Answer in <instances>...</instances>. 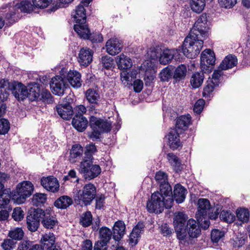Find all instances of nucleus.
<instances>
[{"mask_svg": "<svg viewBox=\"0 0 250 250\" xmlns=\"http://www.w3.org/2000/svg\"><path fill=\"white\" fill-rule=\"evenodd\" d=\"M16 243L17 242L12 239H5L2 243L1 246L4 250H11L15 247Z\"/></svg>", "mask_w": 250, "mask_h": 250, "instance_id": "e2e57ef3", "label": "nucleus"}, {"mask_svg": "<svg viewBox=\"0 0 250 250\" xmlns=\"http://www.w3.org/2000/svg\"><path fill=\"white\" fill-rule=\"evenodd\" d=\"M64 100L66 103L59 104L56 106V111L60 116L64 120H69L71 118L74 113L72 107L70 103L72 102L73 100L68 97H66Z\"/></svg>", "mask_w": 250, "mask_h": 250, "instance_id": "4468645a", "label": "nucleus"}, {"mask_svg": "<svg viewBox=\"0 0 250 250\" xmlns=\"http://www.w3.org/2000/svg\"><path fill=\"white\" fill-rule=\"evenodd\" d=\"M118 68L121 70L129 69L132 65L131 59L124 54H121L116 58Z\"/></svg>", "mask_w": 250, "mask_h": 250, "instance_id": "c85d7f7f", "label": "nucleus"}, {"mask_svg": "<svg viewBox=\"0 0 250 250\" xmlns=\"http://www.w3.org/2000/svg\"><path fill=\"white\" fill-rule=\"evenodd\" d=\"M172 52L173 51L168 49L162 50V53H161L159 59L160 63L166 65L170 62L173 59L174 55Z\"/></svg>", "mask_w": 250, "mask_h": 250, "instance_id": "ea45409f", "label": "nucleus"}, {"mask_svg": "<svg viewBox=\"0 0 250 250\" xmlns=\"http://www.w3.org/2000/svg\"><path fill=\"white\" fill-rule=\"evenodd\" d=\"M41 242L42 245V248L44 250L48 248L51 246L55 245V237L53 233H49L42 235L41 240Z\"/></svg>", "mask_w": 250, "mask_h": 250, "instance_id": "a19ab883", "label": "nucleus"}, {"mask_svg": "<svg viewBox=\"0 0 250 250\" xmlns=\"http://www.w3.org/2000/svg\"><path fill=\"white\" fill-rule=\"evenodd\" d=\"M42 223L43 226L48 229H53L58 223V220L56 216L51 214L50 209L43 210V213L42 215Z\"/></svg>", "mask_w": 250, "mask_h": 250, "instance_id": "f3484780", "label": "nucleus"}, {"mask_svg": "<svg viewBox=\"0 0 250 250\" xmlns=\"http://www.w3.org/2000/svg\"><path fill=\"white\" fill-rule=\"evenodd\" d=\"M68 85L65 80V76H56L52 78L50 83L53 93L61 96L64 94Z\"/></svg>", "mask_w": 250, "mask_h": 250, "instance_id": "f8f14e48", "label": "nucleus"}, {"mask_svg": "<svg viewBox=\"0 0 250 250\" xmlns=\"http://www.w3.org/2000/svg\"><path fill=\"white\" fill-rule=\"evenodd\" d=\"M9 96V93L5 91H1L0 92V117H1L5 112L6 105L3 103Z\"/></svg>", "mask_w": 250, "mask_h": 250, "instance_id": "6e6d98bb", "label": "nucleus"}, {"mask_svg": "<svg viewBox=\"0 0 250 250\" xmlns=\"http://www.w3.org/2000/svg\"><path fill=\"white\" fill-rule=\"evenodd\" d=\"M43 213V210L40 208L28 211L26 217V227L30 231L35 232L38 230Z\"/></svg>", "mask_w": 250, "mask_h": 250, "instance_id": "1a4fd4ad", "label": "nucleus"}, {"mask_svg": "<svg viewBox=\"0 0 250 250\" xmlns=\"http://www.w3.org/2000/svg\"><path fill=\"white\" fill-rule=\"evenodd\" d=\"M237 59L236 57L232 55L226 57L220 64V69L227 70L233 67L237 64Z\"/></svg>", "mask_w": 250, "mask_h": 250, "instance_id": "473e14b6", "label": "nucleus"}, {"mask_svg": "<svg viewBox=\"0 0 250 250\" xmlns=\"http://www.w3.org/2000/svg\"><path fill=\"white\" fill-rule=\"evenodd\" d=\"M42 186L47 190L55 192L59 190L60 185L58 180L54 176H49L41 179Z\"/></svg>", "mask_w": 250, "mask_h": 250, "instance_id": "dca6fc26", "label": "nucleus"}, {"mask_svg": "<svg viewBox=\"0 0 250 250\" xmlns=\"http://www.w3.org/2000/svg\"><path fill=\"white\" fill-rule=\"evenodd\" d=\"M101 62L103 66L106 69H109L112 67L114 65L113 59L108 56L102 57Z\"/></svg>", "mask_w": 250, "mask_h": 250, "instance_id": "680f3d73", "label": "nucleus"}, {"mask_svg": "<svg viewBox=\"0 0 250 250\" xmlns=\"http://www.w3.org/2000/svg\"><path fill=\"white\" fill-rule=\"evenodd\" d=\"M74 29L81 38L88 39L92 42H101L103 41L102 34L99 33L91 34L87 25H74Z\"/></svg>", "mask_w": 250, "mask_h": 250, "instance_id": "9b49d317", "label": "nucleus"}, {"mask_svg": "<svg viewBox=\"0 0 250 250\" xmlns=\"http://www.w3.org/2000/svg\"><path fill=\"white\" fill-rule=\"evenodd\" d=\"M179 132L176 129H171L168 135V144L169 147L173 150L177 149L181 146V143L179 139Z\"/></svg>", "mask_w": 250, "mask_h": 250, "instance_id": "cd10ccee", "label": "nucleus"}, {"mask_svg": "<svg viewBox=\"0 0 250 250\" xmlns=\"http://www.w3.org/2000/svg\"><path fill=\"white\" fill-rule=\"evenodd\" d=\"M217 85L212 83L210 81H208L206 85L204 88L203 91V95L204 97L207 98L210 97V94L213 92L215 87L217 86Z\"/></svg>", "mask_w": 250, "mask_h": 250, "instance_id": "bf43d9fd", "label": "nucleus"}, {"mask_svg": "<svg viewBox=\"0 0 250 250\" xmlns=\"http://www.w3.org/2000/svg\"><path fill=\"white\" fill-rule=\"evenodd\" d=\"M161 53H162V49L158 46L150 48L147 54L150 59L155 60L158 58L159 59Z\"/></svg>", "mask_w": 250, "mask_h": 250, "instance_id": "13d9d810", "label": "nucleus"}, {"mask_svg": "<svg viewBox=\"0 0 250 250\" xmlns=\"http://www.w3.org/2000/svg\"><path fill=\"white\" fill-rule=\"evenodd\" d=\"M187 216L181 212H179L175 214L174 218V223L175 225V229L178 239L184 238L186 234L182 233L184 229L186 226V223L188 219Z\"/></svg>", "mask_w": 250, "mask_h": 250, "instance_id": "ddd939ff", "label": "nucleus"}, {"mask_svg": "<svg viewBox=\"0 0 250 250\" xmlns=\"http://www.w3.org/2000/svg\"><path fill=\"white\" fill-rule=\"evenodd\" d=\"M93 53L89 48H82L79 53L78 61L81 65L86 66L92 61Z\"/></svg>", "mask_w": 250, "mask_h": 250, "instance_id": "6ab92c4d", "label": "nucleus"}, {"mask_svg": "<svg viewBox=\"0 0 250 250\" xmlns=\"http://www.w3.org/2000/svg\"><path fill=\"white\" fill-rule=\"evenodd\" d=\"M215 56L210 49H205L202 52L200 58L201 70L205 73L210 72L215 64Z\"/></svg>", "mask_w": 250, "mask_h": 250, "instance_id": "9d476101", "label": "nucleus"}, {"mask_svg": "<svg viewBox=\"0 0 250 250\" xmlns=\"http://www.w3.org/2000/svg\"><path fill=\"white\" fill-rule=\"evenodd\" d=\"M15 6L18 10L20 9L24 13H30L35 8L34 4L28 0H22L20 3L15 4Z\"/></svg>", "mask_w": 250, "mask_h": 250, "instance_id": "79ce46f5", "label": "nucleus"}, {"mask_svg": "<svg viewBox=\"0 0 250 250\" xmlns=\"http://www.w3.org/2000/svg\"><path fill=\"white\" fill-rule=\"evenodd\" d=\"M145 225L143 222H139L133 228L129 237V243L132 246L136 245L138 243V240L141 236V234L144 231Z\"/></svg>", "mask_w": 250, "mask_h": 250, "instance_id": "bb28decb", "label": "nucleus"}, {"mask_svg": "<svg viewBox=\"0 0 250 250\" xmlns=\"http://www.w3.org/2000/svg\"><path fill=\"white\" fill-rule=\"evenodd\" d=\"M207 22V15L206 14H202L190 30V35H197L203 39H206L209 35V27Z\"/></svg>", "mask_w": 250, "mask_h": 250, "instance_id": "6e6552de", "label": "nucleus"}, {"mask_svg": "<svg viewBox=\"0 0 250 250\" xmlns=\"http://www.w3.org/2000/svg\"><path fill=\"white\" fill-rule=\"evenodd\" d=\"M182 232L186 234V236L184 238L178 239L184 243L191 244L193 238H197L200 235L201 230L198 222L194 219H190L187 221L186 226Z\"/></svg>", "mask_w": 250, "mask_h": 250, "instance_id": "0eeeda50", "label": "nucleus"}, {"mask_svg": "<svg viewBox=\"0 0 250 250\" xmlns=\"http://www.w3.org/2000/svg\"><path fill=\"white\" fill-rule=\"evenodd\" d=\"M89 125L93 131L89 136L94 141L100 139L101 133L108 132L110 131L112 127L110 122L94 116H91L90 118Z\"/></svg>", "mask_w": 250, "mask_h": 250, "instance_id": "20e7f679", "label": "nucleus"}, {"mask_svg": "<svg viewBox=\"0 0 250 250\" xmlns=\"http://www.w3.org/2000/svg\"><path fill=\"white\" fill-rule=\"evenodd\" d=\"M155 179L158 183H159L160 185L163 183L168 182L167 175V173L162 171H159L156 172L155 176Z\"/></svg>", "mask_w": 250, "mask_h": 250, "instance_id": "338daca9", "label": "nucleus"}, {"mask_svg": "<svg viewBox=\"0 0 250 250\" xmlns=\"http://www.w3.org/2000/svg\"><path fill=\"white\" fill-rule=\"evenodd\" d=\"M24 216L23 210L21 208H16L14 209L12 213V218L16 221H21Z\"/></svg>", "mask_w": 250, "mask_h": 250, "instance_id": "774afa93", "label": "nucleus"}, {"mask_svg": "<svg viewBox=\"0 0 250 250\" xmlns=\"http://www.w3.org/2000/svg\"><path fill=\"white\" fill-rule=\"evenodd\" d=\"M8 7V11L5 14V19L11 24L17 21L19 18V11L14 3H9L6 5Z\"/></svg>", "mask_w": 250, "mask_h": 250, "instance_id": "393cba45", "label": "nucleus"}, {"mask_svg": "<svg viewBox=\"0 0 250 250\" xmlns=\"http://www.w3.org/2000/svg\"><path fill=\"white\" fill-rule=\"evenodd\" d=\"M92 215L90 211H86L83 213L81 217L80 223L84 227L89 226L92 223Z\"/></svg>", "mask_w": 250, "mask_h": 250, "instance_id": "864d4df0", "label": "nucleus"}, {"mask_svg": "<svg viewBox=\"0 0 250 250\" xmlns=\"http://www.w3.org/2000/svg\"><path fill=\"white\" fill-rule=\"evenodd\" d=\"M236 217L238 220L241 223H247L249 220L250 212L246 208H238L236 210Z\"/></svg>", "mask_w": 250, "mask_h": 250, "instance_id": "a18cd8bd", "label": "nucleus"}, {"mask_svg": "<svg viewBox=\"0 0 250 250\" xmlns=\"http://www.w3.org/2000/svg\"><path fill=\"white\" fill-rule=\"evenodd\" d=\"M24 232L21 228H16L11 230L8 232V236L14 240V241H20L21 240L24 236Z\"/></svg>", "mask_w": 250, "mask_h": 250, "instance_id": "de8ad7c7", "label": "nucleus"}, {"mask_svg": "<svg viewBox=\"0 0 250 250\" xmlns=\"http://www.w3.org/2000/svg\"><path fill=\"white\" fill-rule=\"evenodd\" d=\"M190 124L191 117L190 115L181 116L177 119L175 129L181 133L182 131L187 130Z\"/></svg>", "mask_w": 250, "mask_h": 250, "instance_id": "c756f323", "label": "nucleus"}, {"mask_svg": "<svg viewBox=\"0 0 250 250\" xmlns=\"http://www.w3.org/2000/svg\"><path fill=\"white\" fill-rule=\"evenodd\" d=\"M47 199V196L45 194L36 193L33 195L32 202L33 205L39 207L44 204Z\"/></svg>", "mask_w": 250, "mask_h": 250, "instance_id": "8fccbe9b", "label": "nucleus"}, {"mask_svg": "<svg viewBox=\"0 0 250 250\" xmlns=\"http://www.w3.org/2000/svg\"><path fill=\"white\" fill-rule=\"evenodd\" d=\"M13 193L10 188L4 189L2 192L0 194V208H7L10 203L11 198Z\"/></svg>", "mask_w": 250, "mask_h": 250, "instance_id": "c9c22d12", "label": "nucleus"}, {"mask_svg": "<svg viewBox=\"0 0 250 250\" xmlns=\"http://www.w3.org/2000/svg\"><path fill=\"white\" fill-rule=\"evenodd\" d=\"M222 69H220V66L217 70H215L212 75V78L209 80L214 83V84L218 85L220 83V78L223 75V73Z\"/></svg>", "mask_w": 250, "mask_h": 250, "instance_id": "052dcab7", "label": "nucleus"}, {"mask_svg": "<svg viewBox=\"0 0 250 250\" xmlns=\"http://www.w3.org/2000/svg\"><path fill=\"white\" fill-rule=\"evenodd\" d=\"M211 206L208 200L205 198H200L198 201V213L197 216H207Z\"/></svg>", "mask_w": 250, "mask_h": 250, "instance_id": "2f4dec72", "label": "nucleus"}, {"mask_svg": "<svg viewBox=\"0 0 250 250\" xmlns=\"http://www.w3.org/2000/svg\"><path fill=\"white\" fill-rule=\"evenodd\" d=\"M97 150L96 146L94 144L91 143L87 145L85 147V151L84 153L83 159L92 160L93 154Z\"/></svg>", "mask_w": 250, "mask_h": 250, "instance_id": "5fc2aeb1", "label": "nucleus"}, {"mask_svg": "<svg viewBox=\"0 0 250 250\" xmlns=\"http://www.w3.org/2000/svg\"><path fill=\"white\" fill-rule=\"evenodd\" d=\"M78 171L85 180H91L101 173V169L99 165L93 164L92 160L83 159L79 166Z\"/></svg>", "mask_w": 250, "mask_h": 250, "instance_id": "39448f33", "label": "nucleus"}, {"mask_svg": "<svg viewBox=\"0 0 250 250\" xmlns=\"http://www.w3.org/2000/svg\"><path fill=\"white\" fill-rule=\"evenodd\" d=\"M167 158L175 172H178L182 170V166L181 161L176 155L173 153H168L167 155Z\"/></svg>", "mask_w": 250, "mask_h": 250, "instance_id": "72a5a7b5", "label": "nucleus"}, {"mask_svg": "<svg viewBox=\"0 0 250 250\" xmlns=\"http://www.w3.org/2000/svg\"><path fill=\"white\" fill-rule=\"evenodd\" d=\"M74 18L77 23L75 25L87 26L85 24L86 21V13L83 5L79 4L77 6Z\"/></svg>", "mask_w": 250, "mask_h": 250, "instance_id": "a878e982", "label": "nucleus"}, {"mask_svg": "<svg viewBox=\"0 0 250 250\" xmlns=\"http://www.w3.org/2000/svg\"><path fill=\"white\" fill-rule=\"evenodd\" d=\"M65 80L74 88H79L82 85L81 75L76 71H69L65 76Z\"/></svg>", "mask_w": 250, "mask_h": 250, "instance_id": "aec40b11", "label": "nucleus"}, {"mask_svg": "<svg viewBox=\"0 0 250 250\" xmlns=\"http://www.w3.org/2000/svg\"><path fill=\"white\" fill-rule=\"evenodd\" d=\"M99 241L104 244H108L113 237L112 232L106 227H102L99 229Z\"/></svg>", "mask_w": 250, "mask_h": 250, "instance_id": "f704fd0d", "label": "nucleus"}, {"mask_svg": "<svg viewBox=\"0 0 250 250\" xmlns=\"http://www.w3.org/2000/svg\"><path fill=\"white\" fill-rule=\"evenodd\" d=\"M83 148L79 145H73L70 152L69 160L74 163L81 159L83 157Z\"/></svg>", "mask_w": 250, "mask_h": 250, "instance_id": "7c9ffc66", "label": "nucleus"}, {"mask_svg": "<svg viewBox=\"0 0 250 250\" xmlns=\"http://www.w3.org/2000/svg\"><path fill=\"white\" fill-rule=\"evenodd\" d=\"M72 125L78 131L83 132L87 126L88 121L83 115H75L72 120Z\"/></svg>", "mask_w": 250, "mask_h": 250, "instance_id": "4be33fe9", "label": "nucleus"}, {"mask_svg": "<svg viewBox=\"0 0 250 250\" xmlns=\"http://www.w3.org/2000/svg\"><path fill=\"white\" fill-rule=\"evenodd\" d=\"M173 203V200L169 197L168 199L164 198L163 195L156 191L152 194L151 198L146 204L147 211L150 213H160L165 207L166 208H170Z\"/></svg>", "mask_w": 250, "mask_h": 250, "instance_id": "f03ea898", "label": "nucleus"}, {"mask_svg": "<svg viewBox=\"0 0 250 250\" xmlns=\"http://www.w3.org/2000/svg\"><path fill=\"white\" fill-rule=\"evenodd\" d=\"M86 100L90 104H96L100 103V97L96 90L92 89H88L85 93Z\"/></svg>", "mask_w": 250, "mask_h": 250, "instance_id": "58836bf2", "label": "nucleus"}, {"mask_svg": "<svg viewBox=\"0 0 250 250\" xmlns=\"http://www.w3.org/2000/svg\"><path fill=\"white\" fill-rule=\"evenodd\" d=\"M96 188L91 183L86 184L82 189H80L75 195V203L81 206H87L91 204L96 198Z\"/></svg>", "mask_w": 250, "mask_h": 250, "instance_id": "7ed1b4c3", "label": "nucleus"}, {"mask_svg": "<svg viewBox=\"0 0 250 250\" xmlns=\"http://www.w3.org/2000/svg\"><path fill=\"white\" fill-rule=\"evenodd\" d=\"M33 185L29 181H23L19 183L15 190L12 191L13 199L19 203H24L25 199L29 197L33 192Z\"/></svg>", "mask_w": 250, "mask_h": 250, "instance_id": "423d86ee", "label": "nucleus"}, {"mask_svg": "<svg viewBox=\"0 0 250 250\" xmlns=\"http://www.w3.org/2000/svg\"><path fill=\"white\" fill-rule=\"evenodd\" d=\"M10 129L8 121L5 119H0V134H5Z\"/></svg>", "mask_w": 250, "mask_h": 250, "instance_id": "0e129e2a", "label": "nucleus"}, {"mask_svg": "<svg viewBox=\"0 0 250 250\" xmlns=\"http://www.w3.org/2000/svg\"><path fill=\"white\" fill-rule=\"evenodd\" d=\"M105 47L107 52L111 55L114 56L121 51L123 45L118 39L112 38L107 41Z\"/></svg>", "mask_w": 250, "mask_h": 250, "instance_id": "a211bd4d", "label": "nucleus"}, {"mask_svg": "<svg viewBox=\"0 0 250 250\" xmlns=\"http://www.w3.org/2000/svg\"><path fill=\"white\" fill-rule=\"evenodd\" d=\"M73 203L72 199L67 196H62L54 202V206L58 208L65 209Z\"/></svg>", "mask_w": 250, "mask_h": 250, "instance_id": "e433bc0d", "label": "nucleus"}, {"mask_svg": "<svg viewBox=\"0 0 250 250\" xmlns=\"http://www.w3.org/2000/svg\"><path fill=\"white\" fill-rule=\"evenodd\" d=\"M220 218L224 222L231 223L235 220V216L230 211L222 210L220 214Z\"/></svg>", "mask_w": 250, "mask_h": 250, "instance_id": "603ef678", "label": "nucleus"}, {"mask_svg": "<svg viewBox=\"0 0 250 250\" xmlns=\"http://www.w3.org/2000/svg\"><path fill=\"white\" fill-rule=\"evenodd\" d=\"M187 193V190L180 184L175 185L173 194L172 193V199L175 200L177 203H183L186 198Z\"/></svg>", "mask_w": 250, "mask_h": 250, "instance_id": "412c9836", "label": "nucleus"}, {"mask_svg": "<svg viewBox=\"0 0 250 250\" xmlns=\"http://www.w3.org/2000/svg\"><path fill=\"white\" fill-rule=\"evenodd\" d=\"M160 187V194L163 195L164 198H172V188L168 182L161 184Z\"/></svg>", "mask_w": 250, "mask_h": 250, "instance_id": "c03bdc74", "label": "nucleus"}, {"mask_svg": "<svg viewBox=\"0 0 250 250\" xmlns=\"http://www.w3.org/2000/svg\"><path fill=\"white\" fill-rule=\"evenodd\" d=\"M40 99L46 104H52L54 102L53 97L51 93L47 90H42L41 93Z\"/></svg>", "mask_w": 250, "mask_h": 250, "instance_id": "4d7b16f0", "label": "nucleus"}, {"mask_svg": "<svg viewBox=\"0 0 250 250\" xmlns=\"http://www.w3.org/2000/svg\"><path fill=\"white\" fill-rule=\"evenodd\" d=\"M52 0H32L35 8H45L51 2Z\"/></svg>", "mask_w": 250, "mask_h": 250, "instance_id": "69168bd1", "label": "nucleus"}, {"mask_svg": "<svg viewBox=\"0 0 250 250\" xmlns=\"http://www.w3.org/2000/svg\"><path fill=\"white\" fill-rule=\"evenodd\" d=\"M189 4L193 12L200 13L204 9L206 2L205 0H190Z\"/></svg>", "mask_w": 250, "mask_h": 250, "instance_id": "37998d69", "label": "nucleus"}, {"mask_svg": "<svg viewBox=\"0 0 250 250\" xmlns=\"http://www.w3.org/2000/svg\"><path fill=\"white\" fill-rule=\"evenodd\" d=\"M204 73L202 70L200 72H196L193 74L190 79V83L194 88H198L201 85L204 79Z\"/></svg>", "mask_w": 250, "mask_h": 250, "instance_id": "4c0bfd02", "label": "nucleus"}, {"mask_svg": "<svg viewBox=\"0 0 250 250\" xmlns=\"http://www.w3.org/2000/svg\"><path fill=\"white\" fill-rule=\"evenodd\" d=\"M203 39L197 35H189L185 38L182 45L183 54L187 58L193 59L200 53L203 46Z\"/></svg>", "mask_w": 250, "mask_h": 250, "instance_id": "f257e3e1", "label": "nucleus"}, {"mask_svg": "<svg viewBox=\"0 0 250 250\" xmlns=\"http://www.w3.org/2000/svg\"><path fill=\"white\" fill-rule=\"evenodd\" d=\"M125 230V225L122 221L116 222L113 227V238L116 241H119L123 237Z\"/></svg>", "mask_w": 250, "mask_h": 250, "instance_id": "b1692460", "label": "nucleus"}, {"mask_svg": "<svg viewBox=\"0 0 250 250\" xmlns=\"http://www.w3.org/2000/svg\"><path fill=\"white\" fill-rule=\"evenodd\" d=\"M27 98L31 101L38 100L41 95L40 84L37 83H31L27 86Z\"/></svg>", "mask_w": 250, "mask_h": 250, "instance_id": "5701e85b", "label": "nucleus"}, {"mask_svg": "<svg viewBox=\"0 0 250 250\" xmlns=\"http://www.w3.org/2000/svg\"><path fill=\"white\" fill-rule=\"evenodd\" d=\"M186 73V66L184 64H181L174 70L173 77L176 81H179L185 78Z\"/></svg>", "mask_w": 250, "mask_h": 250, "instance_id": "09e8293b", "label": "nucleus"}, {"mask_svg": "<svg viewBox=\"0 0 250 250\" xmlns=\"http://www.w3.org/2000/svg\"><path fill=\"white\" fill-rule=\"evenodd\" d=\"M173 75V68L167 66L164 68L160 73L159 77L162 81H168Z\"/></svg>", "mask_w": 250, "mask_h": 250, "instance_id": "3c124183", "label": "nucleus"}, {"mask_svg": "<svg viewBox=\"0 0 250 250\" xmlns=\"http://www.w3.org/2000/svg\"><path fill=\"white\" fill-rule=\"evenodd\" d=\"M11 90L18 101H23L28 96L27 88L21 83L14 82L11 84Z\"/></svg>", "mask_w": 250, "mask_h": 250, "instance_id": "2eb2a0df", "label": "nucleus"}, {"mask_svg": "<svg viewBox=\"0 0 250 250\" xmlns=\"http://www.w3.org/2000/svg\"><path fill=\"white\" fill-rule=\"evenodd\" d=\"M62 180L65 182L68 181L75 184L79 183L80 178L77 175L76 171L73 169L69 170L67 175L63 177Z\"/></svg>", "mask_w": 250, "mask_h": 250, "instance_id": "49530a36", "label": "nucleus"}]
</instances>
